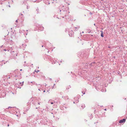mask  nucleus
<instances>
[{
    "instance_id": "f257e3e1",
    "label": "nucleus",
    "mask_w": 127,
    "mask_h": 127,
    "mask_svg": "<svg viewBox=\"0 0 127 127\" xmlns=\"http://www.w3.org/2000/svg\"><path fill=\"white\" fill-rule=\"evenodd\" d=\"M126 121V119H124L122 120H121L119 122V123H124Z\"/></svg>"
},
{
    "instance_id": "f03ea898",
    "label": "nucleus",
    "mask_w": 127,
    "mask_h": 127,
    "mask_svg": "<svg viewBox=\"0 0 127 127\" xmlns=\"http://www.w3.org/2000/svg\"><path fill=\"white\" fill-rule=\"evenodd\" d=\"M68 13L67 12L64 11V16L66 17L68 14Z\"/></svg>"
},
{
    "instance_id": "7ed1b4c3",
    "label": "nucleus",
    "mask_w": 127,
    "mask_h": 127,
    "mask_svg": "<svg viewBox=\"0 0 127 127\" xmlns=\"http://www.w3.org/2000/svg\"><path fill=\"white\" fill-rule=\"evenodd\" d=\"M100 32H101V36L102 37H103V36H104L103 34V32H102V31H100Z\"/></svg>"
},
{
    "instance_id": "20e7f679",
    "label": "nucleus",
    "mask_w": 127,
    "mask_h": 127,
    "mask_svg": "<svg viewBox=\"0 0 127 127\" xmlns=\"http://www.w3.org/2000/svg\"><path fill=\"white\" fill-rule=\"evenodd\" d=\"M39 71V70H37V71H36V70H35L34 71L35 72H36L37 73Z\"/></svg>"
},
{
    "instance_id": "39448f33",
    "label": "nucleus",
    "mask_w": 127,
    "mask_h": 127,
    "mask_svg": "<svg viewBox=\"0 0 127 127\" xmlns=\"http://www.w3.org/2000/svg\"><path fill=\"white\" fill-rule=\"evenodd\" d=\"M3 50L6 51H7V50H6V49H4Z\"/></svg>"
},
{
    "instance_id": "423d86ee",
    "label": "nucleus",
    "mask_w": 127,
    "mask_h": 127,
    "mask_svg": "<svg viewBox=\"0 0 127 127\" xmlns=\"http://www.w3.org/2000/svg\"><path fill=\"white\" fill-rule=\"evenodd\" d=\"M51 104H53V102H51Z\"/></svg>"
},
{
    "instance_id": "0eeeda50",
    "label": "nucleus",
    "mask_w": 127,
    "mask_h": 127,
    "mask_svg": "<svg viewBox=\"0 0 127 127\" xmlns=\"http://www.w3.org/2000/svg\"><path fill=\"white\" fill-rule=\"evenodd\" d=\"M16 22H18L17 20H16Z\"/></svg>"
},
{
    "instance_id": "6e6552de",
    "label": "nucleus",
    "mask_w": 127,
    "mask_h": 127,
    "mask_svg": "<svg viewBox=\"0 0 127 127\" xmlns=\"http://www.w3.org/2000/svg\"><path fill=\"white\" fill-rule=\"evenodd\" d=\"M104 110H105L106 111V109H104Z\"/></svg>"
},
{
    "instance_id": "1a4fd4ad",
    "label": "nucleus",
    "mask_w": 127,
    "mask_h": 127,
    "mask_svg": "<svg viewBox=\"0 0 127 127\" xmlns=\"http://www.w3.org/2000/svg\"><path fill=\"white\" fill-rule=\"evenodd\" d=\"M9 126V124L7 126H8V127Z\"/></svg>"
},
{
    "instance_id": "9d476101",
    "label": "nucleus",
    "mask_w": 127,
    "mask_h": 127,
    "mask_svg": "<svg viewBox=\"0 0 127 127\" xmlns=\"http://www.w3.org/2000/svg\"><path fill=\"white\" fill-rule=\"evenodd\" d=\"M22 69H21L20 70H21V71H22Z\"/></svg>"
},
{
    "instance_id": "9b49d317",
    "label": "nucleus",
    "mask_w": 127,
    "mask_h": 127,
    "mask_svg": "<svg viewBox=\"0 0 127 127\" xmlns=\"http://www.w3.org/2000/svg\"><path fill=\"white\" fill-rule=\"evenodd\" d=\"M8 50V52H9V50Z\"/></svg>"
},
{
    "instance_id": "f8f14e48",
    "label": "nucleus",
    "mask_w": 127,
    "mask_h": 127,
    "mask_svg": "<svg viewBox=\"0 0 127 127\" xmlns=\"http://www.w3.org/2000/svg\"><path fill=\"white\" fill-rule=\"evenodd\" d=\"M44 92H45V91H44Z\"/></svg>"
},
{
    "instance_id": "ddd939ff",
    "label": "nucleus",
    "mask_w": 127,
    "mask_h": 127,
    "mask_svg": "<svg viewBox=\"0 0 127 127\" xmlns=\"http://www.w3.org/2000/svg\"><path fill=\"white\" fill-rule=\"evenodd\" d=\"M42 47H43V46L42 45Z\"/></svg>"
},
{
    "instance_id": "4468645a",
    "label": "nucleus",
    "mask_w": 127,
    "mask_h": 127,
    "mask_svg": "<svg viewBox=\"0 0 127 127\" xmlns=\"http://www.w3.org/2000/svg\"><path fill=\"white\" fill-rule=\"evenodd\" d=\"M94 25H95V24H94Z\"/></svg>"
}]
</instances>
